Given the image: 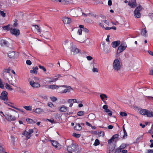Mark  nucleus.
Instances as JSON below:
<instances>
[{"label": "nucleus", "instance_id": "obj_64", "mask_svg": "<svg viewBox=\"0 0 153 153\" xmlns=\"http://www.w3.org/2000/svg\"><path fill=\"white\" fill-rule=\"evenodd\" d=\"M150 16L151 19L153 20V13L151 14Z\"/></svg>", "mask_w": 153, "mask_h": 153}, {"label": "nucleus", "instance_id": "obj_30", "mask_svg": "<svg viewBox=\"0 0 153 153\" xmlns=\"http://www.w3.org/2000/svg\"><path fill=\"white\" fill-rule=\"evenodd\" d=\"M100 144V142L99 140L98 139H96L95 140L94 145L95 146H96L99 145Z\"/></svg>", "mask_w": 153, "mask_h": 153}, {"label": "nucleus", "instance_id": "obj_36", "mask_svg": "<svg viewBox=\"0 0 153 153\" xmlns=\"http://www.w3.org/2000/svg\"><path fill=\"white\" fill-rule=\"evenodd\" d=\"M33 26H34L35 28L36 29L38 32H40L41 31V30L40 29V27L38 25H33Z\"/></svg>", "mask_w": 153, "mask_h": 153}, {"label": "nucleus", "instance_id": "obj_37", "mask_svg": "<svg viewBox=\"0 0 153 153\" xmlns=\"http://www.w3.org/2000/svg\"><path fill=\"white\" fill-rule=\"evenodd\" d=\"M0 16H2L3 17L6 16V13L3 11L0 10Z\"/></svg>", "mask_w": 153, "mask_h": 153}, {"label": "nucleus", "instance_id": "obj_48", "mask_svg": "<svg viewBox=\"0 0 153 153\" xmlns=\"http://www.w3.org/2000/svg\"><path fill=\"white\" fill-rule=\"evenodd\" d=\"M149 74L150 75L153 76V67H152L149 70Z\"/></svg>", "mask_w": 153, "mask_h": 153}, {"label": "nucleus", "instance_id": "obj_27", "mask_svg": "<svg viewBox=\"0 0 153 153\" xmlns=\"http://www.w3.org/2000/svg\"><path fill=\"white\" fill-rule=\"evenodd\" d=\"M67 88H68L65 89H64L62 92V93H65L67 92H69L70 91V89L69 88L71 89V87L70 86H67Z\"/></svg>", "mask_w": 153, "mask_h": 153}, {"label": "nucleus", "instance_id": "obj_1", "mask_svg": "<svg viewBox=\"0 0 153 153\" xmlns=\"http://www.w3.org/2000/svg\"><path fill=\"white\" fill-rule=\"evenodd\" d=\"M140 114L144 116H146L147 117H153V112L150 111L146 109H142L140 111Z\"/></svg>", "mask_w": 153, "mask_h": 153}, {"label": "nucleus", "instance_id": "obj_51", "mask_svg": "<svg viewBox=\"0 0 153 153\" xmlns=\"http://www.w3.org/2000/svg\"><path fill=\"white\" fill-rule=\"evenodd\" d=\"M11 106V107L13 108H15V109H16L17 110H19V111L21 112H24L22 110V109H19V108H16V107H15L14 106Z\"/></svg>", "mask_w": 153, "mask_h": 153}, {"label": "nucleus", "instance_id": "obj_24", "mask_svg": "<svg viewBox=\"0 0 153 153\" xmlns=\"http://www.w3.org/2000/svg\"><path fill=\"white\" fill-rule=\"evenodd\" d=\"M9 26V25H7L3 27L2 28L4 30H6L7 31H11L12 28L10 27Z\"/></svg>", "mask_w": 153, "mask_h": 153}, {"label": "nucleus", "instance_id": "obj_20", "mask_svg": "<svg viewBox=\"0 0 153 153\" xmlns=\"http://www.w3.org/2000/svg\"><path fill=\"white\" fill-rule=\"evenodd\" d=\"M50 141L53 146L55 147L56 148H57L59 144L57 143V141L54 140Z\"/></svg>", "mask_w": 153, "mask_h": 153}, {"label": "nucleus", "instance_id": "obj_29", "mask_svg": "<svg viewBox=\"0 0 153 153\" xmlns=\"http://www.w3.org/2000/svg\"><path fill=\"white\" fill-rule=\"evenodd\" d=\"M91 65H92V66H93L92 71L94 72H98V69H97L96 68H95V67H94V65L92 63H91Z\"/></svg>", "mask_w": 153, "mask_h": 153}, {"label": "nucleus", "instance_id": "obj_56", "mask_svg": "<svg viewBox=\"0 0 153 153\" xmlns=\"http://www.w3.org/2000/svg\"><path fill=\"white\" fill-rule=\"evenodd\" d=\"M108 4L109 6H111L112 4L111 0H108Z\"/></svg>", "mask_w": 153, "mask_h": 153}, {"label": "nucleus", "instance_id": "obj_55", "mask_svg": "<svg viewBox=\"0 0 153 153\" xmlns=\"http://www.w3.org/2000/svg\"><path fill=\"white\" fill-rule=\"evenodd\" d=\"M87 59L88 60H91L92 59V57L90 56H88L86 57Z\"/></svg>", "mask_w": 153, "mask_h": 153}, {"label": "nucleus", "instance_id": "obj_34", "mask_svg": "<svg viewBox=\"0 0 153 153\" xmlns=\"http://www.w3.org/2000/svg\"><path fill=\"white\" fill-rule=\"evenodd\" d=\"M4 84L3 83L1 79L0 78V88L1 89H4Z\"/></svg>", "mask_w": 153, "mask_h": 153}, {"label": "nucleus", "instance_id": "obj_60", "mask_svg": "<svg viewBox=\"0 0 153 153\" xmlns=\"http://www.w3.org/2000/svg\"><path fill=\"white\" fill-rule=\"evenodd\" d=\"M99 134L100 135V136L102 135V136L103 137L104 135V132L101 131L99 133Z\"/></svg>", "mask_w": 153, "mask_h": 153}, {"label": "nucleus", "instance_id": "obj_8", "mask_svg": "<svg viewBox=\"0 0 153 153\" xmlns=\"http://www.w3.org/2000/svg\"><path fill=\"white\" fill-rule=\"evenodd\" d=\"M6 117V119L8 121H14L16 120V118L15 116H13L9 114H8Z\"/></svg>", "mask_w": 153, "mask_h": 153}, {"label": "nucleus", "instance_id": "obj_57", "mask_svg": "<svg viewBox=\"0 0 153 153\" xmlns=\"http://www.w3.org/2000/svg\"><path fill=\"white\" fill-rule=\"evenodd\" d=\"M68 102L69 103H73V101H72V99H70L68 100Z\"/></svg>", "mask_w": 153, "mask_h": 153}, {"label": "nucleus", "instance_id": "obj_35", "mask_svg": "<svg viewBox=\"0 0 153 153\" xmlns=\"http://www.w3.org/2000/svg\"><path fill=\"white\" fill-rule=\"evenodd\" d=\"M72 135L76 138H79L81 136V134H76L75 133H73Z\"/></svg>", "mask_w": 153, "mask_h": 153}, {"label": "nucleus", "instance_id": "obj_31", "mask_svg": "<svg viewBox=\"0 0 153 153\" xmlns=\"http://www.w3.org/2000/svg\"><path fill=\"white\" fill-rule=\"evenodd\" d=\"M5 87L9 91H11L13 90V88L10 87V85L7 83H6Z\"/></svg>", "mask_w": 153, "mask_h": 153}, {"label": "nucleus", "instance_id": "obj_25", "mask_svg": "<svg viewBox=\"0 0 153 153\" xmlns=\"http://www.w3.org/2000/svg\"><path fill=\"white\" fill-rule=\"evenodd\" d=\"M36 113L38 114H40L44 112L43 110L40 108H37L36 109Z\"/></svg>", "mask_w": 153, "mask_h": 153}, {"label": "nucleus", "instance_id": "obj_38", "mask_svg": "<svg viewBox=\"0 0 153 153\" xmlns=\"http://www.w3.org/2000/svg\"><path fill=\"white\" fill-rule=\"evenodd\" d=\"M148 133L151 134H153V125H152L151 129L148 131Z\"/></svg>", "mask_w": 153, "mask_h": 153}, {"label": "nucleus", "instance_id": "obj_33", "mask_svg": "<svg viewBox=\"0 0 153 153\" xmlns=\"http://www.w3.org/2000/svg\"><path fill=\"white\" fill-rule=\"evenodd\" d=\"M85 112L84 111H80L78 112L77 114L79 116H81L83 115L85 113Z\"/></svg>", "mask_w": 153, "mask_h": 153}, {"label": "nucleus", "instance_id": "obj_40", "mask_svg": "<svg viewBox=\"0 0 153 153\" xmlns=\"http://www.w3.org/2000/svg\"><path fill=\"white\" fill-rule=\"evenodd\" d=\"M0 151L1 153H5V151L3 147L0 145Z\"/></svg>", "mask_w": 153, "mask_h": 153}, {"label": "nucleus", "instance_id": "obj_49", "mask_svg": "<svg viewBox=\"0 0 153 153\" xmlns=\"http://www.w3.org/2000/svg\"><path fill=\"white\" fill-rule=\"evenodd\" d=\"M82 28H80L78 30L77 33L79 35H81L82 34Z\"/></svg>", "mask_w": 153, "mask_h": 153}, {"label": "nucleus", "instance_id": "obj_3", "mask_svg": "<svg viewBox=\"0 0 153 153\" xmlns=\"http://www.w3.org/2000/svg\"><path fill=\"white\" fill-rule=\"evenodd\" d=\"M78 146L76 144L72 143L67 147V150L68 152H76L78 150Z\"/></svg>", "mask_w": 153, "mask_h": 153}, {"label": "nucleus", "instance_id": "obj_46", "mask_svg": "<svg viewBox=\"0 0 153 153\" xmlns=\"http://www.w3.org/2000/svg\"><path fill=\"white\" fill-rule=\"evenodd\" d=\"M122 149L119 147L116 149L115 153L117 152V153H120L121 152Z\"/></svg>", "mask_w": 153, "mask_h": 153}, {"label": "nucleus", "instance_id": "obj_9", "mask_svg": "<svg viewBox=\"0 0 153 153\" xmlns=\"http://www.w3.org/2000/svg\"><path fill=\"white\" fill-rule=\"evenodd\" d=\"M59 87H67V85H50L48 86V88L52 89H57Z\"/></svg>", "mask_w": 153, "mask_h": 153}, {"label": "nucleus", "instance_id": "obj_42", "mask_svg": "<svg viewBox=\"0 0 153 153\" xmlns=\"http://www.w3.org/2000/svg\"><path fill=\"white\" fill-rule=\"evenodd\" d=\"M124 132V135L123 136V137H122V139H123L125 138H126L127 137V133L126 132V131H123Z\"/></svg>", "mask_w": 153, "mask_h": 153}, {"label": "nucleus", "instance_id": "obj_17", "mask_svg": "<svg viewBox=\"0 0 153 153\" xmlns=\"http://www.w3.org/2000/svg\"><path fill=\"white\" fill-rule=\"evenodd\" d=\"M71 51L73 52V54H75L79 52V50L75 47L72 46L71 47Z\"/></svg>", "mask_w": 153, "mask_h": 153}, {"label": "nucleus", "instance_id": "obj_21", "mask_svg": "<svg viewBox=\"0 0 153 153\" xmlns=\"http://www.w3.org/2000/svg\"><path fill=\"white\" fill-rule=\"evenodd\" d=\"M68 108V107L65 105H62L60 108V111L62 112H66Z\"/></svg>", "mask_w": 153, "mask_h": 153}, {"label": "nucleus", "instance_id": "obj_44", "mask_svg": "<svg viewBox=\"0 0 153 153\" xmlns=\"http://www.w3.org/2000/svg\"><path fill=\"white\" fill-rule=\"evenodd\" d=\"M51 100L53 102H55L57 100V99L55 97H53L50 98Z\"/></svg>", "mask_w": 153, "mask_h": 153}, {"label": "nucleus", "instance_id": "obj_52", "mask_svg": "<svg viewBox=\"0 0 153 153\" xmlns=\"http://www.w3.org/2000/svg\"><path fill=\"white\" fill-rule=\"evenodd\" d=\"M119 136V135L118 134H115L113 135L112 137H113V138L114 140L115 139L117 138Z\"/></svg>", "mask_w": 153, "mask_h": 153}, {"label": "nucleus", "instance_id": "obj_26", "mask_svg": "<svg viewBox=\"0 0 153 153\" xmlns=\"http://www.w3.org/2000/svg\"><path fill=\"white\" fill-rule=\"evenodd\" d=\"M105 111L108 113V115L110 117H111L112 115V112L108 108L105 110Z\"/></svg>", "mask_w": 153, "mask_h": 153}, {"label": "nucleus", "instance_id": "obj_22", "mask_svg": "<svg viewBox=\"0 0 153 153\" xmlns=\"http://www.w3.org/2000/svg\"><path fill=\"white\" fill-rule=\"evenodd\" d=\"M15 52H14L13 51L9 53L8 54V56L10 58H14L15 57Z\"/></svg>", "mask_w": 153, "mask_h": 153}, {"label": "nucleus", "instance_id": "obj_41", "mask_svg": "<svg viewBox=\"0 0 153 153\" xmlns=\"http://www.w3.org/2000/svg\"><path fill=\"white\" fill-rule=\"evenodd\" d=\"M120 115L122 117H126L127 116V114L124 112H121L120 113Z\"/></svg>", "mask_w": 153, "mask_h": 153}, {"label": "nucleus", "instance_id": "obj_53", "mask_svg": "<svg viewBox=\"0 0 153 153\" xmlns=\"http://www.w3.org/2000/svg\"><path fill=\"white\" fill-rule=\"evenodd\" d=\"M28 131L29 132V134H31L33 132V130L32 129H29Z\"/></svg>", "mask_w": 153, "mask_h": 153}, {"label": "nucleus", "instance_id": "obj_6", "mask_svg": "<svg viewBox=\"0 0 153 153\" xmlns=\"http://www.w3.org/2000/svg\"><path fill=\"white\" fill-rule=\"evenodd\" d=\"M7 94L8 93L7 91H3L1 94V96H0V99L4 101L7 100H8Z\"/></svg>", "mask_w": 153, "mask_h": 153}, {"label": "nucleus", "instance_id": "obj_19", "mask_svg": "<svg viewBox=\"0 0 153 153\" xmlns=\"http://www.w3.org/2000/svg\"><path fill=\"white\" fill-rule=\"evenodd\" d=\"M38 68L37 66H36L35 67H33L32 68V70L30 71V72L32 74H36L37 73V70H38Z\"/></svg>", "mask_w": 153, "mask_h": 153}, {"label": "nucleus", "instance_id": "obj_2", "mask_svg": "<svg viewBox=\"0 0 153 153\" xmlns=\"http://www.w3.org/2000/svg\"><path fill=\"white\" fill-rule=\"evenodd\" d=\"M143 9V7L140 5L136 7L134 11V16L136 18H139L141 17L140 11Z\"/></svg>", "mask_w": 153, "mask_h": 153}, {"label": "nucleus", "instance_id": "obj_14", "mask_svg": "<svg viewBox=\"0 0 153 153\" xmlns=\"http://www.w3.org/2000/svg\"><path fill=\"white\" fill-rule=\"evenodd\" d=\"M62 21L64 24H70L71 21V19L67 17H64L62 19Z\"/></svg>", "mask_w": 153, "mask_h": 153}, {"label": "nucleus", "instance_id": "obj_7", "mask_svg": "<svg viewBox=\"0 0 153 153\" xmlns=\"http://www.w3.org/2000/svg\"><path fill=\"white\" fill-rule=\"evenodd\" d=\"M128 5L131 8H135L137 6L136 0H129Z\"/></svg>", "mask_w": 153, "mask_h": 153}, {"label": "nucleus", "instance_id": "obj_32", "mask_svg": "<svg viewBox=\"0 0 153 153\" xmlns=\"http://www.w3.org/2000/svg\"><path fill=\"white\" fill-rule=\"evenodd\" d=\"M26 120L27 122L31 123H35V122L32 119L30 118H27L26 119Z\"/></svg>", "mask_w": 153, "mask_h": 153}, {"label": "nucleus", "instance_id": "obj_13", "mask_svg": "<svg viewBox=\"0 0 153 153\" xmlns=\"http://www.w3.org/2000/svg\"><path fill=\"white\" fill-rule=\"evenodd\" d=\"M120 43V42L119 40L114 41L112 42L111 45L113 48H116L118 46Z\"/></svg>", "mask_w": 153, "mask_h": 153}, {"label": "nucleus", "instance_id": "obj_12", "mask_svg": "<svg viewBox=\"0 0 153 153\" xmlns=\"http://www.w3.org/2000/svg\"><path fill=\"white\" fill-rule=\"evenodd\" d=\"M84 124L83 123H77L74 127V129L77 131H80L82 129L81 125L84 126Z\"/></svg>", "mask_w": 153, "mask_h": 153}, {"label": "nucleus", "instance_id": "obj_28", "mask_svg": "<svg viewBox=\"0 0 153 153\" xmlns=\"http://www.w3.org/2000/svg\"><path fill=\"white\" fill-rule=\"evenodd\" d=\"M32 106L29 105L28 106H24L23 108L27 111H31L32 110Z\"/></svg>", "mask_w": 153, "mask_h": 153}, {"label": "nucleus", "instance_id": "obj_63", "mask_svg": "<svg viewBox=\"0 0 153 153\" xmlns=\"http://www.w3.org/2000/svg\"><path fill=\"white\" fill-rule=\"evenodd\" d=\"M122 153H127V151L126 150H123L122 151Z\"/></svg>", "mask_w": 153, "mask_h": 153}, {"label": "nucleus", "instance_id": "obj_45", "mask_svg": "<svg viewBox=\"0 0 153 153\" xmlns=\"http://www.w3.org/2000/svg\"><path fill=\"white\" fill-rule=\"evenodd\" d=\"M39 67L40 69H42L43 70L44 72H45V73L46 72V68L44 66L40 65H39Z\"/></svg>", "mask_w": 153, "mask_h": 153}, {"label": "nucleus", "instance_id": "obj_16", "mask_svg": "<svg viewBox=\"0 0 153 153\" xmlns=\"http://www.w3.org/2000/svg\"><path fill=\"white\" fill-rule=\"evenodd\" d=\"M8 42L5 40L1 39L0 40V44L1 46H7Z\"/></svg>", "mask_w": 153, "mask_h": 153}, {"label": "nucleus", "instance_id": "obj_5", "mask_svg": "<svg viewBox=\"0 0 153 153\" xmlns=\"http://www.w3.org/2000/svg\"><path fill=\"white\" fill-rule=\"evenodd\" d=\"M121 65L119 60L117 59H114L113 63V69L116 71H118L120 70Z\"/></svg>", "mask_w": 153, "mask_h": 153}, {"label": "nucleus", "instance_id": "obj_11", "mask_svg": "<svg viewBox=\"0 0 153 153\" xmlns=\"http://www.w3.org/2000/svg\"><path fill=\"white\" fill-rule=\"evenodd\" d=\"M30 83L33 88H38L40 86V84L38 82H35L33 80H31Z\"/></svg>", "mask_w": 153, "mask_h": 153}, {"label": "nucleus", "instance_id": "obj_54", "mask_svg": "<svg viewBox=\"0 0 153 153\" xmlns=\"http://www.w3.org/2000/svg\"><path fill=\"white\" fill-rule=\"evenodd\" d=\"M48 105L49 106L51 107H52V106H53V104L51 102H48Z\"/></svg>", "mask_w": 153, "mask_h": 153}, {"label": "nucleus", "instance_id": "obj_43", "mask_svg": "<svg viewBox=\"0 0 153 153\" xmlns=\"http://www.w3.org/2000/svg\"><path fill=\"white\" fill-rule=\"evenodd\" d=\"M114 139L112 137L108 141V144H111L114 140Z\"/></svg>", "mask_w": 153, "mask_h": 153}, {"label": "nucleus", "instance_id": "obj_62", "mask_svg": "<svg viewBox=\"0 0 153 153\" xmlns=\"http://www.w3.org/2000/svg\"><path fill=\"white\" fill-rule=\"evenodd\" d=\"M148 52L152 56H153V52L151 51H148Z\"/></svg>", "mask_w": 153, "mask_h": 153}, {"label": "nucleus", "instance_id": "obj_59", "mask_svg": "<svg viewBox=\"0 0 153 153\" xmlns=\"http://www.w3.org/2000/svg\"><path fill=\"white\" fill-rule=\"evenodd\" d=\"M148 153H153V149H148L147 150Z\"/></svg>", "mask_w": 153, "mask_h": 153}, {"label": "nucleus", "instance_id": "obj_10", "mask_svg": "<svg viewBox=\"0 0 153 153\" xmlns=\"http://www.w3.org/2000/svg\"><path fill=\"white\" fill-rule=\"evenodd\" d=\"M11 33L13 35L15 36H18L20 34L19 30L16 28H12Z\"/></svg>", "mask_w": 153, "mask_h": 153}, {"label": "nucleus", "instance_id": "obj_4", "mask_svg": "<svg viewBox=\"0 0 153 153\" xmlns=\"http://www.w3.org/2000/svg\"><path fill=\"white\" fill-rule=\"evenodd\" d=\"M127 47V45L125 43H122L118 47L116 55H118L122 52Z\"/></svg>", "mask_w": 153, "mask_h": 153}, {"label": "nucleus", "instance_id": "obj_15", "mask_svg": "<svg viewBox=\"0 0 153 153\" xmlns=\"http://www.w3.org/2000/svg\"><path fill=\"white\" fill-rule=\"evenodd\" d=\"M22 134L26 136V139L27 140L29 139L31 137L30 134H29V132L28 131H27L26 130L23 131Z\"/></svg>", "mask_w": 153, "mask_h": 153}, {"label": "nucleus", "instance_id": "obj_23", "mask_svg": "<svg viewBox=\"0 0 153 153\" xmlns=\"http://www.w3.org/2000/svg\"><path fill=\"white\" fill-rule=\"evenodd\" d=\"M79 27L82 28L83 31L85 32L86 33H88L89 32V30L86 28H85L84 27V26L82 25H80L79 26Z\"/></svg>", "mask_w": 153, "mask_h": 153}, {"label": "nucleus", "instance_id": "obj_50", "mask_svg": "<svg viewBox=\"0 0 153 153\" xmlns=\"http://www.w3.org/2000/svg\"><path fill=\"white\" fill-rule=\"evenodd\" d=\"M27 64L28 65H30L32 64L31 62L29 60H27L26 61Z\"/></svg>", "mask_w": 153, "mask_h": 153}, {"label": "nucleus", "instance_id": "obj_61", "mask_svg": "<svg viewBox=\"0 0 153 153\" xmlns=\"http://www.w3.org/2000/svg\"><path fill=\"white\" fill-rule=\"evenodd\" d=\"M86 124L89 126H90V127H91V126H92V125L90 124L89 122H86Z\"/></svg>", "mask_w": 153, "mask_h": 153}, {"label": "nucleus", "instance_id": "obj_47", "mask_svg": "<svg viewBox=\"0 0 153 153\" xmlns=\"http://www.w3.org/2000/svg\"><path fill=\"white\" fill-rule=\"evenodd\" d=\"M126 147V145L124 143L122 144L119 147L122 149L125 148Z\"/></svg>", "mask_w": 153, "mask_h": 153}, {"label": "nucleus", "instance_id": "obj_18", "mask_svg": "<svg viewBox=\"0 0 153 153\" xmlns=\"http://www.w3.org/2000/svg\"><path fill=\"white\" fill-rule=\"evenodd\" d=\"M147 31L146 30V27L144 29H143L141 30V34L143 36H144L146 37L147 36Z\"/></svg>", "mask_w": 153, "mask_h": 153}, {"label": "nucleus", "instance_id": "obj_58", "mask_svg": "<svg viewBox=\"0 0 153 153\" xmlns=\"http://www.w3.org/2000/svg\"><path fill=\"white\" fill-rule=\"evenodd\" d=\"M105 110L108 108V106L107 105H104L102 107Z\"/></svg>", "mask_w": 153, "mask_h": 153}, {"label": "nucleus", "instance_id": "obj_39", "mask_svg": "<svg viewBox=\"0 0 153 153\" xmlns=\"http://www.w3.org/2000/svg\"><path fill=\"white\" fill-rule=\"evenodd\" d=\"M46 120V121H48L52 123H55L54 120V119L53 118H51L50 119H47Z\"/></svg>", "mask_w": 153, "mask_h": 153}]
</instances>
